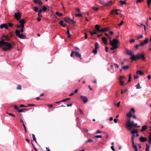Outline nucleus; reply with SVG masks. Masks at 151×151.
Masks as SVG:
<instances>
[{
	"mask_svg": "<svg viewBox=\"0 0 151 151\" xmlns=\"http://www.w3.org/2000/svg\"><path fill=\"white\" fill-rule=\"evenodd\" d=\"M126 53L129 55H132V52L131 50H130L128 49H126Z\"/></svg>",
	"mask_w": 151,
	"mask_h": 151,
	"instance_id": "obj_15",
	"label": "nucleus"
},
{
	"mask_svg": "<svg viewBox=\"0 0 151 151\" xmlns=\"http://www.w3.org/2000/svg\"><path fill=\"white\" fill-rule=\"evenodd\" d=\"M149 42V40L148 38H146L144 40L143 42L145 44H147Z\"/></svg>",
	"mask_w": 151,
	"mask_h": 151,
	"instance_id": "obj_30",
	"label": "nucleus"
},
{
	"mask_svg": "<svg viewBox=\"0 0 151 151\" xmlns=\"http://www.w3.org/2000/svg\"><path fill=\"white\" fill-rule=\"evenodd\" d=\"M97 49H96V48H95V49L93 50V52L95 54H96L97 53Z\"/></svg>",
	"mask_w": 151,
	"mask_h": 151,
	"instance_id": "obj_51",
	"label": "nucleus"
},
{
	"mask_svg": "<svg viewBox=\"0 0 151 151\" xmlns=\"http://www.w3.org/2000/svg\"><path fill=\"white\" fill-rule=\"evenodd\" d=\"M75 16L76 17H80L81 16H82H82L81 14L80 13L79 14H76Z\"/></svg>",
	"mask_w": 151,
	"mask_h": 151,
	"instance_id": "obj_50",
	"label": "nucleus"
},
{
	"mask_svg": "<svg viewBox=\"0 0 151 151\" xmlns=\"http://www.w3.org/2000/svg\"><path fill=\"white\" fill-rule=\"evenodd\" d=\"M75 52L74 51H71V53L70 54V56L71 57H72L74 56V54H75Z\"/></svg>",
	"mask_w": 151,
	"mask_h": 151,
	"instance_id": "obj_46",
	"label": "nucleus"
},
{
	"mask_svg": "<svg viewBox=\"0 0 151 151\" xmlns=\"http://www.w3.org/2000/svg\"><path fill=\"white\" fill-rule=\"evenodd\" d=\"M55 14L58 17L62 16H63V14L62 13L58 12H55Z\"/></svg>",
	"mask_w": 151,
	"mask_h": 151,
	"instance_id": "obj_32",
	"label": "nucleus"
},
{
	"mask_svg": "<svg viewBox=\"0 0 151 151\" xmlns=\"http://www.w3.org/2000/svg\"><path fill=\"white\" fill-rule=\"evenodd\" d=\"M38 7H34V10L36 12H37L38 11Z\"/></svg>",
	"mask_w": 151,
	"mask_h": 151,
	"instance_id": "obj_43",
	"label": "nucleus"
},
{
	"mask_svg": "<svg viewBox=\"0 0 151 151\" xmlns=\"http://www.w3.org/2000/svg\"><path fill=\"white\" fill-rule=\"evenodd\" d=\"M145 45V44L143 42H142L139 44V46H143Z\"/></svg>",
	"mask_w": 151,
	"mask_h": 151,
	"instance_id": "obj_64",
	"label": "nucleus"
},
{
	"mask_svg": "<svg viewBox=\"0 0 151 151\" xmlns=\"http://www.w3.org/2000/svg\"><path fill=\"white\" fill-rule=\"evenodd\" d=\"M124 22L123 20L122 21L121 23L118 24L119 26H121L123 23Z\"/></svg>",
	"mask_w": 151,
	"mask_h": 151,
	"instance_id": "obj_60",
	"label": "nucleus"
},
{
	"mask_svg": "<svg viewBox=\"0 0 151 151\" xmlns=\"http://www.w3.org/2000/svg\"><path fill=\"white\" fill-rule=\"evenodd\" d=\"M0 28L1 29H2L4 28H5L6 29H8V27L7 25V24H2L0 26Z\"/></svg>",
	"mask_w": 151,
	"mask_h": 151,
	"instance_id": "obj_11",
	"label": "nucleus"
},
{
	"mask_svg": "<svg viewBox=\"0 0 151 151\" xmlns=\"http://www.w3.org/2000/svg\"><path fill=\"white\" fill-rule=\"evenodd\" d=\"M143 37V36L142 35H141L139 36V37H137L136 39L137 40H138L139 39L142 38V37Z\"/></svg>",
	"mask_w": 151,
	"mask_h": 151,
	"instance_id": "obj_56",
	"label": "nucleus"
},
{
	"mask_svg": "<svg viewBox=\"0 0 151 151\" xmlns=\"http://www.w3.org/2000/svg\"><path fill=\"white\" fill-rule=\"evenodd\" d=\"M26 110H28L27 108H24L22 109H18V112L19 113H21L25 111Z\"/></svg>",
	"mask_w": 151,
	"mask_h": 151,
	"instance_id": "obj_22",
	"label": "nucleus"
},
{
	"mask_svg": "<svg viewBox=\"0 0 151 151\" xmlns=\"http://www.w3.org/2000/svg\"><path fill=\"white\" fill-rule=\"evenodd\" d=\"M129 68V66L128 65L125 66L123 67V69L124 70H127Z\"/></svg>",
	"mask_w": 151,
	"mask_h": 151,
	"instance_id": "obj_39",
	"label": "nucleus"
},
{
	"mask_svg": "<svg viewBox=\"0 0 151 151\" xmlns=\"http://www.w3.org/2000/svg\"><path fill=\"white\" fill-rule=\"evenodd\" d=\"M59 24L60 25L63 27H65L66 26V24L63 21H60L59 22Z\"/></svg>",
	"mask_w": 151,
	"mask_h": 151,
	"instance_id": "obj_18",
	"label": "nucleus"
},
{
	"mask_svg": "<svg viewBox=\"0 0 151 151\" xmlns=\"http://www.w3.org/2000/svg\"><path fill=\"white\" fill-rule=\"evenodd\" d=\"M147 128V126L146 125H144L142 127V129L141 130L142 132H143Z\"/></svg>",
	"mask_w": 151,
	"mask_h": 151,
	"instance_id": "obj_20",
	"label": "nucleus"
},
{
	"mask_svg": "<svg viewBox=\"0 0 151 151\" xmlns=\"http://www.w3.org/2000/svg\"><path fill=\"white\" fill-rule=\"evenodd\" d=\"M14 109H15L17 110L18 111V109H19V108L17 106H16L15 105H14Z\"/></svg>",
	"mask_w": 151,
	"mask_h": 151,
	"instance_id": "obj_57",
	"label": "nucleus"
},
{
	"mask_svg": "<svg viewBox=\"0 0 151 151\" xmlns=\"http://www.w3.org/2000/svg\"><path fill=\"white\" fill-rule=\"evenodd\" d=\"M137 131L136 129H135L131 132V133L133 134H134L135 133H137Z\"/></svg>",
	"mask_w": 151,
	"mask_h": 151,
	"instance_id": "obj_33",
	"label": "nucleus"
},
{
	"mask_svg": "<svg viewBox=\"0 0 151 151\" xmlns=\"http://www.w3.org/2000/svg\"><path fill=\"white\" fill-rule=\"evenodd\" d=\"M102 137V136L101 135H97L95 136L94 138V139L96 138H101Z\"/></svg>",
	"mask_w": 151,
	"mask_h": 151,
	"instance_id": "obj_44",
	"label": "nucleus"
},
{
	"mask_svg": "<svg viewBox=\"0 0 151 151\" xmlns=\"http://www.w3.org/2000/svg\"><path fill=\"white\" fill-rule=\"evenodd\" d=\"M109 29L108 28H104L101 29V32H106Z\"/></svg>",
	"mask_w": 151,
	"mask_h": 151,
	"instance_id": "obj_26",
	"label": "nucleus"
},
{
	"mask_svg": "<svg viewBox=\"0 0 151 151\" xmlns=\"http://www.w3.org/2000/svg\"><path fill=\"white\" fill-rule=\"evenodd\" d=\"M114 66H115L117 68H119L118 65L116 63H114Z\"/></svg>",
	"mask_w": 151,
	"mask_h": 151,
	"instance_id": "obj_62",
	"label": "nucleus"
},
{
	"mask_svg": "<svg viewBox=\"0 0 151 151\" xmlns=\"http://www.w3.org/2000/svg\"><path fill=\"white\" fill-rule=\"evenodd\" d=\"M138 55L137 54L136 55H132L130 59L132 61H136L137 60L139 59Z\"/></svg>",
	"mask_w": 151,
	"mask_h": 151,
	"instance_id": "obj_6",
	"label": "nucleus"
},
{
	"mask_svg": "<svg viewBox=\"0 0 151 151\" xmlns=\"http://www.w3.org/2000/svg\"><path fill=\"white\" fill-rule=\"evenodd\" d=\"M64 20L65 22L69 23H70L71 22V21H72V19L70 18L67 17L65 18Z\"/></svg>",
	"mask_w": 151,
	"mask_h": 151,
	"instance_id": "obj_12",
	"label": "nucleus"
},
{
	"mask_svg": "<svg viewBox=\"0 0 151 151\" xmlns=\"http://www.w3.org/2000/svg\"><path fill=\"white\" fill-rule=\"evenodd\" d=\"M139 140L141 142H144L147 140V139L146 137H143L142 136H141L139 138Z\"/></svg>",
	"mask_w": 151,
	"mask_h": 151,
	"instance_id": "obj_10",
	"label": "nucleus"
},
{
	"mask_svg": "<svg viewBox=\"0 0 151 151\" xmlns=\"http://www.w3.org/2000/svg\"><path fill=\"white\" fill-rule=\"evenodd\" d=\"M138 55L139 59H142L143 60H145V58L143 54H141L139 53H138Z\"/></svg>",
	"mask_w": 151,
	"mask_h": 151,
	"instance_id": "obj_9",
	"label": "nucleus"
},
{
	"mask_svg": "<svg viewBox=\"0 0 151 151\" xmlns=\"http://www.w3.org/2000/svg\"><path fill=\"white\" fill-rule=\"evenodd\" d=\"M32 137H33V140L36 142H37V141H36V138L35 137V136L34 134H32Z\"/></svg>",
	"mask_w": 151,
	"mask_h": 151,
	"instance_id": "obj_42",
	"label": "nucleus"
},
{
	"mask_svg": "<svg viewBox=\"0 0 151 151\" xmlns=\"http://www.w3.org/2000/svg\"><path fill=\"white\" fill-rule=\"evenodd\" d=\"M139 76L137 75H134V79H137L138 78Z\"/></svg>",
	"mask_w": 151,
	"mask_h": 151,
	"instance_id": "obj_63",
	"label": "nucleus"
},
{
	"mask_svg": "<svg viewBox=\"0 0 151 151\" xmlns=\"http://www.w3.org/2000/svg\"><path fill=\"white\" fill-rule=\"evenodd\" d=\"M101 40L106 45H107V40L106 38L104 37H103L101 38Z\"/></svg>",
	"mask_w": 151,
	"mask_h": 151,
	"instance_id": "obj_17",
	"label": "nucleus"
},
{
	"mask_svg": "<svg viewBox=\"0 0 151 151\" xmlns=\"http://www.w3.org/2000/svg\"><path fill=\"white\" fill-rule=\"evenodd\" d=\"M71 99V98H68L66 99H63L61 101H62V102H65Z\"/></svg>",
	"mask_w": 151,
	"mask_h": 151,
	"instance_id": "obj_35",
	"label": "nucleus"
},
{
	"mask_svg": "<svg viewBox=\"0 0 151 151\" xmlns=\"http://www.w3.org/2000/svg\"><path fill=\"white\" fill-rule=\"evenodd\" d=\"M136 89H140L141 88V87L140 86L139 83H138L137 85H136L135 86Z\"/></svg>",
	"mask_w": 151,
	"mask_h": 151,
	"instance_id": "obj_34",
	"label": "nucleus"
},
{
	"mask_svg": "<svg viewBox=\"0 0 151 151\" xmlns=\"http://www.w3.org/2000/svg\"><path fill=\"white\" fill-rule=\"evenodd\" d=\"M134 124V123L133 121H131L130 119H128L125 123L126 128L129 131H131L132 129V128L133 127Z\"/></svg>",
	"mask_w": 151,
	"mask_h": 151,
	"instance_id": "obj_2",
	"label": "nucleus"
},
{
	"mask_svg": "<svg viewBox=\"0 0 151 151\" xmlns=\"http://www.w3.org/2000/svg\"><path fill=\"white\" fill-rule=\"evenodd\" d=\"M146 147L145 149L146 151H149V149L150 146L148 145L147 144H146Z\"/></svg>",
	"mask_w": 151,
	"mask_h": 151,
	"instance_id": "obj_28",
	"label": "nucleus"
},
{
	"mask_svg": "<svg viewBox=\"0 0 151 151\" xmlns=\"http://www.w3.org/2000/svg\"><path fill=\"white\" fill-rule=\"evenodd\" d=\"M33 2L36 4H38L40 5L42 4V3L40 0H33Z\"/></svg>",
	"mask_w": 151,
	"mask_h": 151,
	"instance_id": "obj_13",
	"label": "nucleus"
},
{
	"mask_svg": "<svg viewBox=\"0 0 151 151\" xmlns=\"http://www.w3.org/2000/svg\"><path fill=\"white\" fill-rule=\"evenodd\" d=\"M119 2L120 3L121 5H122L123 4H127L126 2L125 1H123L122 0H120L119 1Z\"/></svg>",
	"mask_w": 151,
	"mask_h": 151,
	"instance_id": "obj_31",
	"label": "nucleus"
},
{
	"mask_svg": "<svg viewBox=\"0 0 151 151\" xmlns=\"http://www.w3.org/2000/svg\"><path fill=\"white\" fill-rule=\"evenodd\" d=\"M1 40L4 41H9L10 40V39L9 37L8 36H6L4 35H3L1 37Z\"/></svg>",
	"mask_w": 151,
	"mask_h": 151,
	"instance_id": "obj_7",
	"label": "nucleus"
},
{
	"mask_svg": "<svg viewBox=\"0 0 151 151\" xmlns=\"http://www.w3.org/2000/svg\"><path fill=\"white\" fill-rule=\"evenodd\" d=\"M14 16L15 18L17 21L19 20L21 17V14L19 12L18 13H15Z\"/></svg>",
	"mask_w": 151,
	"mask_h": 151,
	"instance_id": "obj_5",
	"label": "nucleus"
},
{
	"mask_svg": "<svg viewBox=\"0 0 151 151\" xmlns=\"http://www.w3.org/2000/svg\"><path fill=\"white\" fill-rule=\"evenodd\" d=\"M66 33L68 35V38H70L71 37V35H70L69 29H68L67 31L66 32Z\"/></svg>",
	"mask_w": 151,
	"mask_h": 151,
	"instance_id": "obj_27",
	"label": "nucleus"
},
{
	"mask_svg": "<svg viewBox=\"0 0 151 151\" xmlns=\"http://www.w3.org/2000/svg\"><path fill=\"white\" fill-rule=\"evenodd\" d=\"M101 27V26L96 24L95 26V30L96 31H98L99 32H101V29H99V28Z\"/></svg>",
	"mask_w": 151,
	"mask_h": 151,
	"instance_id": "obj_16",
	"label": "nucleus"
},
{
	"mask_svg": "<svg viewBox=\"0 0 151 151\" xmlns=\"http://www.w3.org/2000/svg\"><path fill=\"white\" fill-rule=\"evenodd\" d=\"M110 44L111 45L118 46V44L119 43V41L117 40H116L115 39H113L112 41L110 40Z\"/></svg>",
	"mask_w": 151,
	"mask_h": 151,
	"instance_id": "obj_4",
	"label": "nucleus"
},
{
	"mask_svg": "<svg viewBox=\"0 0 151 151\" xmlns=\"http://www.w3.org/2000/svg\"><path fill=\"white\" fill-rule=\"evenodd\" d=\"M92 8L93 9L95 10L96 11H97L99 9V8L98 7H97L95 9V7H94V6Z\"/></svg>",
	"mask_w": 151,
	"mask_h": 151,
	"instance_id": "obj_54",
	"label": "nucleus"
},
{
	"mask_svg": "<svg viewBox=\"0 0 151 151\" xmlns=\"http://www.w3.org/2000/svg\"><path fill=\"white\" fill-rule=\"evenodd\" d=\"M99 44L98 43L96 42L95 44V48H96V49H98L99 48V47H98V46L99 45Z\"/></svg>",
	"mask_w": 151,
	"mask_h": 151,
	"instance_id": "obj_37",
	"label": "nucleus"
},
{
	"mask_svg": "<svg viewBox=\"0 0 151 151\" xmlns=\"http://www.w3.org/2000/svg\"><path fill=\"white\" fill-rule=\"evenodd\" d=\"M79 111H80V113L81 115H83L84 114L83 112L81 109H79Z\"/></svg>",
	"mask_w": 151,
	"mask_h": 151,
	"instance_id": "obj_58",
	"label": "nucleus"
},
{
	"mask_svg": "<svg viewBox=\"0 0 151 151\" xmlns=\"http://www.w3.org/2000/svg\"><path fill=\"white\" fill-rule=\"evenodd\" d=\"M148 142L151 144V134H149L148 138Z\"/></svg>",
	"mask_w": 151,
	"mask_h": 151,
	"instance_id": "obj_38",
	"label": "nucleus"
},
{
	"mask_svg": "<svg viewBox=\"0 0 151 151\" xmlns=\"http://www.w3.org/2000/svg\"><path fill=\"white\" fill-rule=\"evenodd\" d=\"M0 47L2 48L4 51L10 50L13 48L12 45L8 42H6L3 40L0 41Z\"/></svg>",
	"mask_w": 151,
	"mask_h": 151,
	"instance_id": "obj_1",
	"label": "nucleus"
},
{
	"mask_svg": "<svg viewBox=\"0 0 151 151\" xmlns=\"http://www.w3.org/2000/svg\"><path fill=\"white\" fill-rule=\"evenodd\" d=\"M127 117L130 119L132 116V115L131 113V112L130 111L127 114Z\"/></svg>",
	"mask_w": 151,
	"mask_h": 151,
	"instance_id": "obj_19",
	"label": "nucleus"
},
{
	"mask_svg": "<svg viewBox=\"0 0 151 151\" xmlns=\"http://www.w3.org/2000/svg\"><path fill=\"white\" fill-rule=\"evenodd\" d=\"M131 110L133 113H134V112H135V110L134 109V108H132L131 109Z\"/></svg>",
	"mask_w": 151,
	"mask_h": 151,
	"instance_id": "obj_61",
	"label": "nucleus"
},
{
	"mask_svg": "<svg viewBox=\"0 0 151 151\" xmlns=\"http://www.w3.org/2000/svg\"><path fill=\"white\" fill-rule=\"evenodd\" d=\"M17 90H21V86L20 85H18L17 87Z\"/></svg>",
	"mask_w": 151,
	"mask_h": 151,
	"instance_id": "obj_55",
	"label": "nucleus"
},
{
	"mask_svg": "<svg viewBox=\"0 0 151 151\" xmlns=\"http://www.w3.org/2000/svg\"><path fill=\"white\" fill-rule=\"evenodd\" d=\"M19 22L20 24V25L23 24L25 23V20L24 19H20L19 20Z\"/></svg>",
	"mask_w": 151,
	"mask_h": 151,
	"instance_id": "obj_21",
	"label": "nucleus"
},
{
	"mask_svg": "<svg viewBox=\"0 0 151 151\" xmlns=\"http://www.w3.org/2000/svg\"><path fill=\"white\" fill-rule=\"evenodd\" d=\"M23 126L24 127V131H25V133H26L27 132V129H26V127L25 125L24 124V123L23 124Z\"/></svg>",
	"mask_w": 151,
	"mask_h": 151,
	"instance_id": "obj_47",
	"label": "nucleus"
},
{
	"mask_svg": "<svg viewBox=\"0 0 151 151\" xmlns=\"http://www.w3.org/2000/svg\"><path fill=\"white\" fill-rule=\"evenodd\" d=\"M93 142V140L91 139H89L86 142V143L88 142Z\"/></svg>",
	"mask_w": 151,
	"mask_h": 151,
	"instance_id": "obj_53",
	"label": "nucleus"
},
{
	"mask_svg": "<svg viewBox=\"0 0 151 151\" xmlns=\"http://www.w3.org/2000/svg\"><path fill=\"white\" fill-rule=\"evenodd\" d=\"M147 3L148 7H149L150 5L151 4V0H147Z\"/></svg>",
	"mask_w": 151,
	"mask_h": 151,
	"instance_id": "obj_36",
	"label": "nucleus"
},
{
	"mask_svg": "<svg viewBox=\"0 0 151 151\" xmlns=\"http://www.w3.org/2000/svg\"><path fill=\"white\" fill-rule=\"evenodd\" d=\"M75 55L76 57L79 58L81 60L82 59L81 55L78 52L76 51L75 52Z\"/></svg>",
	"mask_w": 151,
	"mask_h": 151,
	"instance_id": "obj_14",
	"label": "nucleus"
},
{
	"mask_svg": "<svg viewBox=\"0 0 151 151\" xmlns=\"http://www.w3.org/2000/svg\"><path fill=\"white\" fill-rule=\"evenodd\" d=\"M47 8L45 6H43L42 7V11L43 12H45L46 11V10H47Z\"/></svg>",
	"mask_w": 151,
	"mask_h": 151,
	"instance_id": "obj_41",
	"label": "nucleus"
},
{
	"mask_svg": "<svg viewBox=\"0 0 151 151\" xmlns=\"http://www.w3.org/2000/svg\"><path fill=\"white\" fill-rule=\"evenodd\" d=\"M80 97L81 99L83 101L84 104H85L87 102L88 100L86 96H81Z\"/></svg>",
	"mask_w": 151,
	"mask_h": 151,
	"instance_id": "obj_8",
	"label": "nucleus"
},
{
	"mask_svg": "<svg viewBox=\"0 0 151 151\" xmlns=\"http://www.w3.org/2000/svg\"><path fill=\"white\" fill-rule=\"evenodd\" d=\"M8 24L9 25V26L11 27H12V26L13 25V24L11 23H8Z\"/></svg>",
	"mask_w": 151,
	"mask_h": 151,
	"instance_id": "obj_48",
	"label": "nucleus"
},
{
	"mask_svg": "<svg viewBox=\"0 0 151 151\" xmlns=\"http://www.w3.org/2000/svg\"><path fill=\"white\" fill-rule=\"evenodd\" d=\"M28 106H35L36 105L33 104H29L27 105Z\"/></svg>",
	"mask_w": 151,
	"mask_h": 151,
	"instance_id": "obj_52",
	"label": "nucleus"
},
{
	"mask_svg": "<svg viewBox=\"0 0 151 151\" xmlns=\"http://www.w3.org/2000/svg\"><path fill=\"white\" fill-rule=\"evenodd\" d=\"M120 10L119 9H113L112 10H111V11H110V14H113L115 12H117L118 11H119Z\"/></svg>",
	"mask_w": 151,
	"mask_h": 151,
	"instance_id": "obj_25",
	"label": "nucleus"
},
{
	"mask_svg": "<svg viewBox=\"0 0 151 151\" xmlns=\"http://www.w3.org/2000/svg\"><path fill=\"white\" fill-rule=\"evenodd\" d=\"M132 147L135 149V151H138L137 147L134 144V142H132Z\"/></svg>",
	"mask_w": 151,
	"mask_h": 151,
	"instance_id": "obj_23",
	"label": "nucleus"
},
{
	"mask_svg": "<svg viewBox=\"0 0 151 151\" xmlns=\"http://www.w3.org/2000/svg\"><path fill=\"white\" fill-rule=\"evenodd\" d=\"M112 46V47L110 48V49L111 50H114L118 47V46Z\"/></svg>",
	"mask_w": 151,
	"mask_h": 151,
	"instance_id": "obj_29",
	"label": "nucleus"
},
{
	"mask_svg": "<svg viewBox=\"0 0 151 151\" xmlns=\"http://www.w3.org/2000/svg\"><path fill=\"white\" fill-rule=\"evenodd\" d=\"M112 4V2L111 1H109L106 4V5L107 6H110Z\"/></svg>",
	"mask_w": 151,
	"mask_h": 151,
	"instance_id": "obj_40",
	"label": "nucleus"
},
{
	"mask_svg": "<svg viewBox=\"0 0 151 151\" xmlns=\"http://www.w3.org/2000/svg\"><path fill=\"white\" fill-rule=\"evenodd\" d=\"M16 36L21 39H24L25 38L26 36L23 34H20V31L19 29H17L15 31Z\"/></svg>",
	"mask_w": 151,
	"mask_h": 151,
	"instance_id": "obj_3",
	"label": "nucleus"
},
{
	"mask_svg": "<svg viewBox=\"0 0 151 151\" xmlns=\"http://www.w3.org/2000/svg\"><path fill=\"white\" fill-rule=\"evenodd\" d=\"M135 137L134 134H133L132 136V142H134V138Z\"/></svg>",
	"mask_w": 151,
	"mask_h": 151,
	"instance_id": "obj_59",
	"label": "nucleus"
},
{
	"mask_svg": "<svg viewBox=\"0 0 151 151\" xmlns=\"http://www.w3.org/2000/svg\"><path fill=\"white\" fill-rule=\"evenodd\" d=\"M120 84L122 86L124 84V82L121 80H120L119 81Z\"/></svg>",
	"mask_w": 151,
	"mask_h": 151,
	"instance_id": "obj_45",
	"label": "nucleus"
},
{
	"mask_svg": "<svg viewBox=\"0 0 151 151\" xmlns=\"http://www.w3.org/2000/svg\"><path fill=\"white\" fill-rule=\"evenodd\" d=\"M136 73L137 74L141 75H143L144 74V73L142 71L140 70H139L137 71L136 72Z\"/></svg>",
	"mask_w": 151,
	"mask_h": 151,
	"instance_id": "obj_24",
	"label": "nucleus"
},
{
	"mask_svg": "<svg viewBox=\"0 0 151 151\" xmlns=\"http://www.w3.org/2000/svg\"><path fill=\"white\" fill-rule=\"evenodd\" d=\"M129 42L130 43H133L135 42V40L134 39H132L130 40H129Z\"/></svg>",
	"mask_w": 151,
	"mask_h": 151,
	"instance_id": "obj_49",
	"label": "nucleus"
}]
</instances>
